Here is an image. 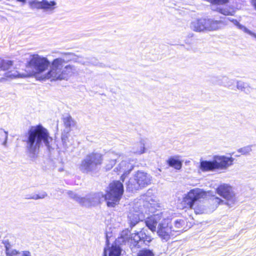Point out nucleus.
<instances>
[{
  "mask_svg": "<svg viewBox=\"0 0 256 256\" xmlns=\"http://www.w3.org/2000/svg\"><path fill=\"white\" fill-rule=\"evenodd\" d=\"M236 88L238 90L244 92L246 93L250 92V86L248 84L242 81L238 80L236 82Z\"/></svg>",
  "mask_w": 256,
  "mask_h": 256,
  "instance_id": "29",
  "label": "nucleus"
},
{
  "mask_svg": "<svg viewBox=\"0 0 256 256\" xmlns=\"http://www.w3.org/2000/svg\"><path fill=\"white\" fill-rule=\"evenodd\" d=\"M252 146L253 145H248L239 148L238 152L243 155L248 154L252 151Z\"/></svg>",
  "mask_w": 256,
  "mask_h": 256,
  "instance_id": "31",
  "label": "nucleus"
},
{
  "mask_svg": "<svg viewBox=\"0 0 256 256\" xmlns=\"http://www.w3.org/2000/svg\"><path fill=\"white\" fill-rule=\"evenodd\" d=\"M206 193L203 190L194 188L191 190L184 198L183 202L190 208H192L195 202L202 198H204Z\"/></svg>",
  "mask_w": 256,
  "mask_h": 256,
  "instance_id": "10",
  "label": "nucleus"
},
{
  "mask_svg": "<svg viewBox=\"0 0 256 256\" xmlns=\"http://www.w3.org/2000/svg\"><path fill=\"white\" fill-rule=\"evenodd\" d=\"M48 194L46 192H43L40 193V194H32L31 198H32V200H38V199H42L47 196Z\"/></svg>",
  "mask_w": 256,
  "mask_h": 256,
  "instance_id": "33",
  "label": "nucleus"
},
{
  "mask_svg": "<svg viewBox=\"0 0 256 256\" xmlns=\"http://www.w3.org/2000/svg\"><path fill=\"white\" fill-rule=\"evenodd\" d=\"M216 162L214 157L212 160H200V168L204 172L215 171L217 170Z\"/></svg>",
  "mask_w": 256,
  "mask_h": 256,
  "instance_id": "16",
  "label": "nucleus"
},
{
  "mask_svg": "<svg viewBox=\"0 0 256 256\" xmlns=\"http://www.w3.org/2000/svg\"><path fill=\"white\" fill-rule=\"evenodd\" d=\"M118 157V155L113 152H109L106 154L105 156V158H106V160L105 168L106 170L112 168L116 164Z\"/></svg>",
  "mask_w": 256,
  "mask_h": 256,
  "instance_id": "17",
  "label": "nucleus"
},
{
  "mask_svg": "<svg viewBox=\"0 0 256 256\" xmlns=\"http://www.w3.org/2000/svg\"><path fill=\"white\" fill-rule=\"evenodd\" d=\"M229 0H212V5L218 6L228 3Z\"/></svg>",
  "mask_w": 256,
  "mask_h": 256,
  "instance_id": "36",
  "label": "nucleus"
},
{
  "mask_svg": "<svg viewBox=\"0 0 256 256\" xmlns=\"http://www.w3.org/2000/svg\"><path fill=\"white\" fill-rule=\"evenodd\" d=\"M228 24L226 20L212 18H200L192 22L190 27L197 32H214L222 29Z\"/></svg>",
  "mask_w": 256,
  "mask_h": 256,
  "instance_id": "6",
  "label": "nucleus"
},
{
  "mask_svg": "<svg viewBox=\"0 0 256 256\" xmlns=\"http://www.w3.org/2000/svg\"><path fill=\"white\" fill-rule=\"evenodd\" d=\"M250 3L254 9L256 10V0H250Z\"/></svg>",
  "mask_w": 256,
  "mask_h": 256,
  "instance_id": "43",
  "label": "nucleus"
},
{
  "mask_svg": "<svg viewBox=\"0 0 256 256\" xmlns=\"http://www.w3.org/2000/svg\"><path fill=\"white\" fill-rule=\"evenodd\" d=\"M167 163L169 166L174 168L175 169L179 170L182 168V162L178 159L171 157L167 160Z\"/></svg>",
  "mask_w": 256,
  "mask_h": 256,
  "instance_id": "21",
  "label": "nucleus"
},
{
  "mask_svg": "<svg viewBox=\"0 0 256 256\" xmlns=\"http://www.w3.org/2000/svg\"><path fill=\"white\" fill-rule=\"evenodd\" d=\"M74 68L70 65H68L66 66L64 68H63L62 74V76H64V78H58V80H66L68 76L72 75V74L74 72Z\"/></svg>",
  "mask_w": 256,
  "mask_h": 256,
  "instance_id": "23",
  "label": "nucleus"
},
{
  "mask_svg": "<svg viewBox=\"0 0 256 256\" xmlns=\"http://www.w3.org/2000/svg\"><path fill=\"white\" fill-rule=\"evenodd\" d=\"M28 65L32 69V72H9L6 76L11 78H24L34 76L39 80H42L40 78L44 74H42L48 69L50 65V62L46 58L35 54L32 56L28 62Z\"/></svg>",
  "mask_w": 256,
  "mask_h": 256,
  "instance_id": "4",
  "label": "nucleus"
},
{
  "mask_svg": "<svg viewBox=\"0 0 256 256\" xmlns=\"http://www.w3.org/2000/svg\"><path fill=\"white\" fill-rule=\"evenodd\" d=\"M102 162V154L92 152L87 154L83 159L80 164V169L84 173L94 172L98 170Z\"/></svg>",
  "mask_w": 256,
  "mask_h": 256,
  "instance_id": "8",
  "label": "nucleus"
},
{
  "mask_svg": "<svg viewBox=\"0 0 256 256\" xmlns=\"http://www.w3.org/2000/svg\"><path fill=\"white\" fill-rule=\"evenodd\" d=\"M152 176L144 171L138 170L131 178L127 184L126 190L129 192H135L150 185L152 182Z\"/></svg>",
  "mask_w": 256,
  "mask_h": 256,
  "instance_id": "7",
  "label": "nucleus"
},
{
  "mask_svg": "<svg viewBox=\"0 0 256 256\" xmlns=\"http://www.w3.org/2000/svg\"><path fill=\"white\" fill-rule=\"evenodd\" d=\"M185 224L184 220L181 219H178L174 220V226H172V232L180 231Z\"/></svg>",
  "mask_w": 256,
  "mask_h": 256,
  "instance_id": "25",
  "label": "nucleus"
},
{
  "mask_svg": "<svg viewBox=\"0 0 256 256\" xmlns=\"http://www.w3.org/2000/svg\"><path fill=\"white\" fill-rule=\"evenodd\" d=\"M214 201L215 203H217L218 204H220L222 203H223L224 202V200H222L221 199L217 197L214 198Z\"/></svg>",
  "mask_w": 256,
  "mask_h": 256,
  "instance_id": "41",
  "label": "nucleus"
},
{
  "mask_svg": "<svg viewBox=\"0 0 256 256\" xmlns=\"http://www.w3.org/2000/svg\"><path fill=\"white\" fill-rule=\"evenodd\" d=\"M211 9L214 11H216L224 16H234L235 12L230 10L227 8H221L220 6L212 5Z\"/></svg>",
  "mask_w": 256,
  "mask_h": 256,
  "instance_id": "20",
  "label": "nucleus"
},
{
  "mask_svg": "<svg viewBox=\"0 0 256 256\" xmlns=\"http://www.w3.org/2000/svg\"><path fill=\"white\" fill-rule=\"evenodd\" d=\"M146 230L142 229L136 233L130 235V247L132 250L135 248H140L144 246H148L152 238L148 234Z\"/></svg>",
  "mask_w": 256,
  "mask_h": 256,
  "instance_id": "9",
  "label": "nucleus"
},
{
  "mask_svg": "<svg viewBox=\"0 0 256 256\" xmlns=\"http://www.w3.org/2000/svg\"><path fill=\"white\" fill-rule=\"evenodd\" d=\"M134 166L129 161L122 160V161L118 166H116L114 170L116 172H121L123 174L120 176V180L124 182L126 177L130 174V172L133 170Z\"/></svg>",
  "mask_w": 256,
  "mask_h": 256,
  "instance_id": "14",
  "label": "nucleus"
},
{
  "mask_svg": "<svg viewBox=\"0 0 256 256\" xmlns=\"http://www.w3.org/2000/svg\"><path fill=\"white\" fill-rule=\"evenodd\" d=\"M218 193L225 200L224 204L232 207L236 202L232 188L226 184L220 185L216 190Z\"/></svg>",
  "mask_w": 256,
  "mask_h": 256,
  "instance_id": "11",
  "label": "nucleus"
},
{
  "mask_svg": "<svg viewBox=\"0 0 256 256\" xmlns=\"http://www.w3.org/2000/svg\"><path fill=\"white\" fill-rule=\"evenodd\" d=\"M30 7L32 9L43 10L46 12L52 13L56 8V2L54 0H32L28 2Z\"/></svg>",
  "mask_w": 256,
  "mask_h": 256,
  "instance_id": "12",
  "label": "nucleus"
},
{
  "mask_svg": "<svg viewBox=\"0 0 256 256\" xmlns=\"http://www.w3.org/2000/svg\"><path fill=\"white\" fill-rule=\"evenodd\" d=\"M148 193L143 195L134 204V209L136 212H145L148 214H152V216L148 218L145 220L146 226L152 232L156 230V226L160 222L162 218V213L158 211L157 208H159L158 204L154 201L150 196H148Z\"/></svg>",
  "mask_w": 256,
  "mask_h": 256,
  "instance_id": "3",
  "label": "nucleus"
},
{
  "mask_svg": "<svg viewBox=\"0 0 256 256\" xmlns=\"http://www.w3.org/2000/svg\"><path fill=\"white\" fill-rule=\"evenodd\" d=\"M62 56L54 59L50 62V70L41 76L42 80L51 78L52 80H58L60 78H64L62 74L63 70V64L67 63L72 60L74 58V54L71 52L61 53Z\"/></svg>",
  "mask_w": 256,
  "mask_h": 256,
  "instance_id": "5",
  "label": "nucleus"
},
{
  "mask_svg": "<svg viewBox=\"0 0 256 256\" xmlns=\"http://www.w3.org/2000/svg\"><path fill=\"white\" fill-rule=\"evenodd\" d=\"M229 21L233 23L238 29L256 38V34L248 30L246 27L240 24L236 20L228 18H226Z\"/></svg>",
  "mask_w": 256,
  "mask_h": 256,
  "instance_id": "19",
  "label": "nucleus"
},
{
  "mask_svg": "<svg viewBox=\"0 0 256 256\" xmlns=\"http://www.w3.org/2000/svg\"><path fill=\"white\" fill-rule=\"evenodd\" d=\"M8 138V132L1 128L0 130V142L4 146H7V141Z\"/></svg>",
  "mask_w": 256,
  "mask_h": 256,
  "instance_id": "28",
  "label": "nucleus"
},
{
  "mask_svg": "<svg viewBox=\"0 0 256 256\" xmlns=\"http://www.w3.org/2000/svg\"><path fill=\"white\" fill-rule=\"evenodd\" d=\"M138 146L140 148L139 149L136 150H134V152L138 154H142L144 152V144L142 142H140L138 144Z\"/></svg>",
  "mask_w": 256,
  "mask_h": 256,
  "instance_id": "35",
  "label": "nucleus"
},
{
  "mask_svg": "<svg viewBox=\"0 0 256 256\" xmlns=\"http://www.w3.org/2000/svg\"><path fill=\"white\" fill-rule=\"evenodd\" d=\"M214 84H218L226 88H230L234 84V80L226 76H219L216 78Z\"/></svg>",
  "mask_w": 256,
  "mask_h": 256,
  "instance_id": "18",
  "label": "nucleus"
},
{
  "mask_svg": "<svg viewBox=\"0 0 256 256\" xmlns=\"http://www.w3.org/2000/svg\"><path fill=\"white\" fill-rule=\"evenodd\" d=\"M122 249L119 246L112 244L110 249L109 256H120Z\"/></svg>",
  "mask_w": 256,
  "mask_h": 256,
  "instance_id": "27",
  "label": "nucleus"
},
{
  "mask_svg": "<svg viewBox=\"0 0 256 256\" xmlns=\"http://www.w3.org/2000/svg\"><path fill=\"white\" fill-rule=\"evenodd\" d=\"M6 256H18V254H20V252L16 250L15 249H10V250H7V252H6Z\"/></svg>",
  "mask_w": 256,
  "mask_h": 256,
  "instance_id": "34",
  "label": "nucleus"
},
{
  "mask_svg": "<svg viewBox=\"0 0 256 256\" xmlns=\"http://www.w3.org/2000/svg\"><path fill=\"white\" fill-rule=\"evenodd\" d=\"M23 141L26 142V150L30 158H36L43 144L49 151L54 149L52 138L50 136L48 130L40 124L31 126Z\"/></svg>",
  "mask_w": 256,
  "mask_h": 256,
  "instance_id": "1",
  "label": "nucleus"
},
{
  "mask_svg": "<svg viewBox=\"0 0 256 256\" xmlns=\"http://www.w3.org/2000/svg\"><path fill=\"white\" fill-rule=\"evenodd\" d=\"M90 62L94 66H98L99 64V62H98L97 60L95 59L94 58H92L90 61Z\"/></svg>",
  "mask_w": 256,
  "mask_h": 256,
  "instance_id": "40",
  "label": "nucleus"
},
{
  "mask_svg": "<svg viewBox=\"0 0 256 256\" xmlns=\"http://www.w3.org/2000/svg\"><path fill=\"white\" fill-rule=\"evenodd\" d=\"M215 161L216 162L217 170H226L233 164L234 158L232 157H227L224 156H214Z\"/></svg>",
  "mask_w": 256,
  "mask_h": 256,
  "instance_id": "15",
  "label": "nucleus"
},
{
  "mask_svg": "<svg viewBox=\"0 0 256 256\" xmlns=\"http://www.w3.org/2000/svg\"><path fill=\"white\" fill-rule=\"evenodd\" d=\"M192 50L194 52H196V50H194L192 48Z\"/></svg>",
  "mask_w": 256,
  "mask_h": 256,
  "instance_id": "48",
  "label": "nucleus"
},
{
  "mask_svg": "<svg viewBox=\"0 0 256 256\" xmlns=\"http://www.w3.org/2000/svg\"><path fill=\"white\" fill-rule=\"evenodd\" d=\"M4 246L6 248V252H7V250H10L11 249V244H10V242L8 240H4Z\"/></svg>",
  "mask_w": 256,
  "mask_h": 256,
  "instance_id": "38",
  "label": "nucleus"
},
{
  "mask_svg": "<svg viewBox=\"0 0 256 256\" xmlns=\"http://www.w3.org/2000/svg\"><path fill=\"white\" fill-rule=\"evenodd\" d=\"M66 132L62 133L61 136L62 141L64 145L66 144V141L68 138V133L70 130H66Z\"/></svg>",
  "mask_w": 256,
  "mask_h": 256,
  "instance_id": "37",
  "label": "nucleus"
},
{
  "mask_svg": "<svg viewBox=\"0 0 256 256\" xmlns=\"http://www.w3.org/2000/svg\"><path fill=\"white\" fill-rule=\"evenodd\" d=\"M26 0H16L17 2H22L24 4L26 3Z\"/></svg>",
  "mask_w": 256,
  "mask_h": 256,
  "instance_id": "46",
  "label": "nucleus"
},
{
  "mask_svg": "<svg viewBox=\"0 0 256 256\" xmlns=\"http://www.w3.org/2000/svg\"><path fill=\"white\" fill-rule=\"evenodd\" d=\"M172 228V225L169 224V220L164 218L159 222L156 232L160 238L167 241L170 238Z\"/></svg>",
  "mask_w": 256,
  "mask_h": 256,
  "instance_id": "13",
  "label": "nucleus"
},
{
  "mask_svg": "<svg viewBox=\"0 0 256 256\" xmlns=\"http://www.w3.org/2000/svg\"><path fill=\"white\" fill-rule=\"evenodd\" d=\"M108 190L106 194L102 192L91 194L84 197V206L89 207L96 206L102 201L106 200L109 207H114L118 204L124 190L123 184L120 181H114L109 185Z\"/></svg>",
  "mask_w": 256,
  "mask_h": 256,
  "instance_id": "2",
  "label": "nucleus"
},
{
  "mask_svg": "<svg viewBox=\"0 0 256 256\" xmlns=\"http://www.w3.org/2000/svg\"><path fill=\"white\" fill-rule=\"evenodd\" d=\"M129 232L128 230H123L121 234V236L122 238H124L128 235Z\"/></svg>",
  "mask_w": 256,
  "mask_h": 256,
  "instance_id": "42",
  "label": "nucleus"
},
{
  "mask_svg": "<svg viewBox=\"0 0 256 256\" xmlns=\"http://www.w3.org/2000/svg\"><path fill=\"white\" fill-rule=\"evenodd\" d=\"M68 194L71 198L74 200L80 205L84 206V197H80L79 196H78L76 194L74 193L72 191H68Z\"/></svg>",
  "mask_w": 256,
  "mask_h": 256,
  "instance_id": "26",
  "label": "nucleus"
},
{
  "mask_svg": "<svg viewBox=\"0 0 256 256\" xmlns=\"http://www.w3.org/2000/svg\"><path fill=\"white\" fill-rule=\"evenodd\" d=\"M102 256H107V250L106 248L104 249Z\"/></svg>",
  "mask_w": 256,
  "mask_h": 256,
  "instance_id": "45",
  "label": "nucleus"
},
{
  "mask_svg": "<svg viewBox=\"0 0 256 256\" xmlns=\"http://www.w3.org/2000/svg\"><path fill=\"white\" fill-rule=\"evenodd\" d=\"M140 220L138 214L130 212L128 215V220L131 228L139 222Z\"/></svg>",
  "mask_w": 256,
  "mask_h": 256,
  "instance_id": "22",
  "label": "nucleus"
},
{
  "mask_svg": "<svg viewBox=\"0 0 256 256\" xmlns=\"http://www.w3.org/2000/svg\"><path fill=\"white\" fill-rule=\"evenodd\" d=\"M20 256H32L31 253L28 250H24L20 252Z\"/></svg>",
  "mask_w": 256,
  "mask_h": 256,
  "instance_id": "39",
  "label": "nucleus"
},
{
  "mask_svg": "<svg viewBox=\"0 0 256 256\" xmlns=\"http://www.w3.org/2000/svg\"><path fill=\"white\" fill-rule=\"evenodd\" d=\"M32 196V195H26V196L25 198L27 200L32 199V198H31Z\"/></svg>",
  "mask_w": 256,
  "mask_h": 256,
  "instance_id": "44",
  "label": "nucleus"
},
{
  "mask_svg": "<svg viewBox=\"0 0 256 256\" xmlns=\"http://www.w3.org/2000/svg\"><path fill=\"white\" fill-rule=\"evenodd\" d=\"M106 244L108 245L109 244V240L108 239V236L107 234L106 235Z\"/></svg>",
  "mask_w": 256,
  "mask_h": 256,
  "instance_id": "47",
  "label": "nucleus"
},
{
  "mask_svg": "<svg viewBox=\"0 0 256 256\" xmlns=\"http://www.w3.org/2000/svg\"><path fill=\"white\" fill-rule=\"evenodd\" d=\"M63 122L67 130H70L71 126L74 124V121L70 116L64 118H63Z\"/></svg>",
  "mask_w": 256,
  "mask_h": 256,
  "instance_id": "30",
  "label": "nucleus"
},
{
  "mask_svg": "<svg viewBox=\"0 0 256 256\" xmlns=\"http://www.w3.org/2000/svg\"><path fill=\"white\" fill-rule=\"evenodd\" d=\"M14 64L13 61L0 58V69L3 70H6L12 68Z\"/></svg>",
  "mask_w": 256,
  "mask_h": 256,
  "instance_id": "24",
  "label": "nucleus"
},
{
  "mask_svg": "<svg viewBox=\"0 0 256 256\" xmlns=\"http://www.w3.org/2000/svg\"><path fill=\"white\" fill-rule=\"evenodd\" d=\"M138 256H154L152 250L148 249H143L140 250Z\"/></svg>",
  "mask_w": 256,
  "mask_h": 256,
  "instance_id": "32",
  "label": "nucleus"
}]
</instances>
